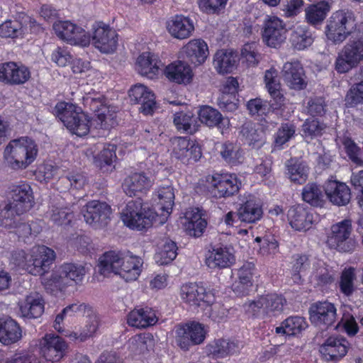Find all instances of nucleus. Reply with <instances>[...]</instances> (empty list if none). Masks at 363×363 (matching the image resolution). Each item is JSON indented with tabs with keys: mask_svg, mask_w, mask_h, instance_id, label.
Returning <instances> with one entry per match:
<instances>
[{
	"mask_svg": "<svg viewBox=\"0 0 363 363\" xmlns=\"http://www.w3.org/2000/svg\"><path fill=\"white\" fill-rule=\"evenodd\" d=\"M325 34L334 44H340L349 38L335 60L337 72L346 73L357 66L363 59V22L357 23L352 11L340 9L333 12L327 20Z\"/></svg>",
	"mask_w": 363,
	"mask_h": 363,
	"instance_id": "f257e3e1",
	"label": "nucleus"
},
{
	"mask_svg": "<svg viewBox=\"0 0 363 363\" xmlns=\"http://www.w3.org/2000/svg\"><path fill=\"white\" fill-rule=\"evenodd\" d=\"M157 202L155 211L143 206L140 200L129 201L121 213L124 224L131 229L141 230L150 227L154 221L164 223L172 213L174 205V191L172 185H164L158 188Z\"/></svg>",
	"mask_w": 363,
	"mask_h": 363,
	"instance_id": "f03ea898",
	"label": "nucleus"
},
{
	"mask_svg": "<svg viewBox=\"0 0 363 363\" xmlns=\"http://www.w3.org/2000/svg\"><path fill=\"white\" fill-rule=\"evenodd\" d=\"M143 260L130 252L110 251L99 259V272L108 276L111 272L118 274L126 281H135L141 272Z\"/></svg>",
	"mask_w": 363,
	"mask_h": 363,
	"instance_id": "7ed1b4c3",
	"label": "nucleus"
},
{
	"mask_svg": "<svg viewBox=\"0 0 363 363\" xmlns=\"http://www.w3.org/2000/svg\"><path fill=\"white\" fill-rule=\"evenodd\" d=\"M55 259L54 250L45 245L34 246L28 253L23 250H16L11 255L13 264L34 276L45 274Z\"/></svg>",
	"mask_w": 363,
	"mask_h": 363,
	"instance_id": "20e7f679",
	"label": "nucleus"
},
{
	"mask_svg": "<svg viewBox=\"0 0 363 363\" xmlns=\"http://www.w3.org/2000/svg\"><path fill=\"white\" fill-rule=\"evenodd\" d=\"M38 151V146L33 139L22 137L10 141L4 150V158L6 165L11 169H25L35 160Z\"/></svg>",
	"mask_w": 363,
	"mask_h": 363,
	"instance_id": "39448f33",
	"label": "nucleus"
},
{
	"mask_svg": "<svg viewBox=\"0 0 363 363\" xmlns=\"http://www.w3.org/2000/svg\"><path fill=\"white\" fill-rule=\"evenodd\" d=\"M53 113L72 134L83 137L89 133L90 120L75 104L60 101L54 107Z\"/></svg>",
	"mask_w": 363,
	"mask_h": 363,
	"instance_id": "423d86ee",
	"label": "nucleus"
},
{
	"mask_svg": "<svg viewBox=\"0 0 363 363\" xmlns=\"http://www.w3.org/2000/svg\"><path fill=\"white\" fill-rule=\"evenodd\" d=\"M286 28L284 21L276 16H267L262 28V39L268 47L277 48L285 42Z\"/></svg>",
	"mask_w": 363,
	"mask_h": 363,
	"instance_id": "0eeeda50",
	"label": "nucleus"
},
{
	"mask_svg": "<svg viewBox=\"0 0 363 363\" xmlns=\"http://www.w3.org/2000/svg\"><path fill=\"white\" fill-rule=\"evenodd\" d=\"M53 30L60 39L71 45L88 46L91 42L90 35L82 27L69 21H59L53 23Z\"/></svg>",
	"mask_w": 363,
	"mask_h": 363,
	"instance_id": "6e6552de",
	"label": "nucleus"
},
{
	"mask_svg": "<svg viewBox=\"0 0 363 363\" xmlns=\"http://www.w3.org/2000/svg\"><path fill=\"white\" fill-rule=\"evenodd\" d=\"M111 213V208L108 203L97 200L89 201L82 210L86 223L96 229L108 224Z\"/></svg>",
	"mask_w": 363,
	"mask_h": 363,
	"instance_id": "1a4fd4ad",
	"label": "nucleus"
},
{
	"mask_svg": "<svg viewBox=\"0 0 363 363\" xmlns=\"http://www.w3.org/2000/svg\"><path fill=\"white\" fill-rule=\"evenodd\" d=\"M206 335L204 325L193 321L177 329L176 342L182 350H189L191 346L201 344Z\"/></svg>",
	"mask_w": 363,
	"mask_h": 363,
	"instance_id": "9d476101",
	"label": "nucleus"
},
{
	"mask_svg": "<svg viewBox=\"0 0 363 363\" xmlns=\"http://www.w3.org/2000/svg\"><path fill=\"white\" fill-rule=\"evenodd\" d=\"M91 40L96 48L104 53L113 52L118 45V34L108 25L95 22L92 25Z\"/></svg>",
	"mask_w": 363,
	"mask_h": 363,
	"instance_id": "9b49d317",
	"label": "nucleus"
},
{
	"mask_svg": "<svg viewBox=\"0 0 363 363\" xmlns=\"http://www.w3.org/2000/svg\"><path fill=\"white\" fill-rule=\"evenodd\" d=\"M68 345L65 340L57 335L46 334L39 342L40 354L52 362H60L65 355Z\"/></svg>",
	"mask_w": 363,
	"mask_h": 363,
	"instance_id": "f8f14e48",
	"label": "nucleus"
},
{
	"mask_svg": "<svg viewBox=\"0 0 363 363\" xmlns=\"http://www.w3.org/2000/svg\"><path fill=\"white\" fill-rule=\"evenodd\" d=\"M82 101L84 107L95 113L102 124L114 118V108L108 105V100L103 94L90 91L85 94Z\"/></svg>",
	"mask_w": 363,
	"mask_h": 363,
	"instance_id": "ddd939ff",
	"label": "nucleus"
},
{
	"mask_svg": "<svg viewBox=\"0 0 363 363\" xmlns=\"http://www.w3.org/2000/svg\"><path fill=\"white\" fill-rule=\"evenodd\" d=\"M25 213L22 207H17L9 201L4 207H0V227L6 229H18V233L23 231V236L30 235V226L20 221L19 217Z\"/></svg>",
	"mask_w": 363,
	"mask_h": 363,
	"instance_id": "4468645a",
	"label": "nucleus"
},
{
	"mask_svg": "<svg viewBox=\"0 0 363 363\" xmlns=\"http://www.w3.org/2000/svg\"><path fill=\"white\" fill-rule=\"evenodd\" d=\"M30 77V69L22 63L8 62L0 65V82L5 84L23 85Z\"/></svg>",
	"mask_w": 363,
	"mask_h": 363,
	"instance_id": "2eb2a0df",
	"label": "nucleus"
},
{
	"mask_svg": "<svg viewBox=\"0 0 363 363\" xmlns=\"http://www.w3.org/2000/svg\"><path fill=\"white\" fill-rule=\"evenodd\" d=\"M352 232V221L345 219L331 227V234L328 237V243L331 248L339 251L348 252L352 250V240L350 236Z\"/></svg>",
	"mask_w": 363,
	"mask_h": 363,
	"instance_id": "dca6fc26",
	"label": "nucleus"
},
{
	"mask_svg": "<svg viewBox=\"0 0 363 363\" xmlns=\"http://www.w3.org/2000/svg\"><path fill=\"white\" fill-rule=\"evenodd\" d=\"M239 190L236 177L228 174H214L210 181V193L216 199L233 196Z\"/></svg>",
	"mask_w": 363,
	"mask_h": 363,
	"instance_id": "f3484780",
	"label": "nucleus"
},
{
	"mask_svg": "<svg viewBox=\"0 0 363 363\" xmlns=\"http://www.w3.org/2000/svg\"><path fill=\"white\" fill-rule=\"evenodd\" d=\"M174 156L184 164L196 162L202 156L201 147L187 137H179L174 140Z\"/></svg>",
	"mask_w": 363,
	"mask_h": 363,
	"instance_id": "a211bd4d",
	"label": "nucleus"
},
{
	"mask_svg": "<svg viewBox=\"0 0 363 363\" xmlns=\"http://www.w3.org/2000/svg\"><path fill=\"white\" fill-rule=\"evenodd\" d=\"M182 299L191 306H210L215 297L210 291L196 283L184 284L180 289Z\"/></svg>",
	"mask_w": 363,
	"mask_h": 363,
	"instance_id": "6ab92c4d",
	"label": "nucleus"
},
{
	"mask_svg": "<svg viewBox=\"0 0 363 363\" xmlns=\"http://www.w3.org/2000/svg\"><path fill=\"white\" fill-rule=\"evenodd\" d=\"M309 313L313 324L328 328L335 322L337 309L333 303L328 301H318L311 306Z\"/></svg>",
	"mask_w": 363,
	"mask_h": 363,
	"instance_id": "aec40b11",
	"label": "nucleus"
},
{
	"mask_svg": "<svg viewBox=\"0 0 363 363\" xmlns=\"http://www.w3.org/2000/svg\"><path fill=\"white\" fill-rule=\"evenodd\" d=\"M153 184L154 180L145 172H134L124 179L122 188L127 196L133 197L146 194Z\"/></svg>",
	"mask_w": 363,
	"mask_h": 363,
	"instance_id": "412c9836",
	"label": "nucleus"
},
{
	"mask_svg": "<svg viewBox=\"0 0 363 363\" xmlns=\"http://www.w3.org/2000/svg\"><path fill=\"white\" fill-rule=\"evenodd\" d=\"M286 303V301L282 296L271 294L262 296L257 300L251 301L249 303V308L253 311L254 314L262 311L267 315H276L283 311Z\"/></svg>",
	"mask_w": 363,
	"mask_h": 363,
	"instance_id": "4be33fe9",
	"label": "nucleus"
},
{
	"mask_svg": "<svg viewBox=\"0 0 363 363\" xmlns=\"http://www.w3.org/2000/svg\"><path fill=\"white\" fill-rule=\"evenodd\" d=\"M132 103L140 104L139 111L145 115H152L156 107L154 93L143 84H135L129 90Z\"/></svg>",
	"mask_w": 363,
	"mask_h": 363,
	"instance_id": "5701e85b",
	"label": "nucleus"
},
{
	"mask_svg": "<svg viewBox=\"0 0 363 363\" xmlns=\"http://www.w3.org/2000/svg\"><path fill=\"white\" fill-rule=\"evenodd\" d=\"M132 103L140 104L139 111L145 115H152L156 107L154 93L143 84H135L129 90Z\"/></svg>",
	"mask_w": 363,
	"mask_h": 363,
	"instance_id": "b1692460",
	"label": "nucleus"
},
{
	"mask_svg": "<svg viewBox=\"0 0 363 363\" xmlns=\"http://www.w3.org/2000/svg\"><path fill=\"white\" fill-rule=\"evenodd\" d=\"M350 343L344 337H329L320 347V352L328 361H338L346 355Z\"/></svg>",
	"mask_w": 363,
	"mask_h": 363,
	"instance_id": "393cba45",
	"label": "nucleus"
},
{
	"mask_svg": "<svg viewBox=\"0 0 363 363\" xmlns=\"http://www.w3.org/2000/svg\"><path fill=\"white\" fill-rule=\"evenodd\" d=\"M324 191L328 199L335 205L345 206L350 201V189L345 183L330 179L325 183Z\"/></svg>",
	"mask_w": 363,
	"mask_h": 363,
	"instance_id": "a878e982",
	"label": "nucleus"
},
{
	"mask_svg": "<svg viewBox=\"0 0 363 363\" xmlns=\"http://www.w3.org/2000/svg\"><path fill=\"white\" fill-rule=\"evenodd\" d=\"M237 216L238 220L241 223H256L263 216L262 206L255 196H249L247 200L240 205Z\"/></svg>",
	"mask_w": 363,
	"mask_h": 363,
	"instance_id": "bb28decb",
	"label": "nucleus"
},
{
	"mask_svg": "<svg viewBox=\"0 0 363 363\" xmlns=\"http://www.w3.org/2000/svg\"><path fill=\"white\" fill-rule=\"evenodd\" d=\"M289 224L293 229L306 231L310 229L314 222V216L303 205L291 206L287 213Z\"/></svg>",
	"mask_w": 363,
	"mask_h": 363,
	"instance_id": "cd10ccee",
	"label": "nucleus"
},
{
	"mask_svg": "<svg viewBox=\"0 0 363 363\" xmlns=\"http://www.w3.org/2000/svg\"><path fill=\"white\" fill-rule=\"evenodd\" d=\"M267 124V121L265 119L261 120L257 128L251 122L243 124L241 127L240 134L244 142L255 148L262 147L265 142Z\"/></svg>",
	"mask_w": 363,
	"mask_h": 363,
	"instance_id": "c85d7f7f",
	"label": "nucleus"
},
{
	"mask_svg": "<svg viewBox=\"0 0 363 363\" xmlns=\"http://www.w3.org/2000/svg\"><path fill=\"white\" fill-rule=\"evenodd\" d=\"M242 344L237 340L216 339L206 346V353L214 358H223L240 351Z\"/></svg>",
	"mask_w": 363,
	"mask_h": 363,
	"instance_id": "c756f323",
	"label": "nucleus"
},
{
	"mask_svg": "<svg viewBox=\"0 0 363 363\" xmlns=\"http://www.w3.org/2000/svg\"><path fill=\"white\" fill-rule=\"evenodd\" d=\"M282 73L284 82L291 89L301 90L306 87L304 71L300 62H286Z\"/></svg>",
	"mask_w": 363,
	"mask_h": 363,
	"instance_id": "7c9ffc66",
	"label": "nucleus"
},
{
	"mask_svg": "<svg viewBox=\"0 0 363 363\" xmlns=\"http://www.w3.org/2000/svg\"><path fill=\"white\" fill-rule=\"evenodd\" d=\"M10 196L12 201H10L17 207H22L25 212L29 211L33 201V191L30 186L25 182L18 184H13L9 187Z\"/></svg>",
	"mask_w": 363,
	"mask_h": 363,
	"instance_id": "2f4dec72",
	"label": "nucleus"
},
{
	"mask_svg": "<svg viewBox=\"0 0 363 363\" xmlns=\"http://www.w3.org/2000/svg\"><path fill=\"white\" fill-rule=\"evenodd\" d=\"M167 28L172 37L182 40L190 37L194 26L189 18L176 15L167 21Z\"/></svg>",
	"mask_w": 363,
	"mask_h": 363,
	"instance_id": "473e14b6",
	"label": "nucleus"
},
{
	"mask_svg": "<svg viewBox=\"0 0 363 363\" xmlns=\"http://www.w3.org/2000/svg\"><path fill=\"white\" fill-rule=\"evenodd\" d=\"M164 74L169 81L177 84L189 83L193 77L191 67L186 62L180 60L167 65Z\"/></svg>",
	"mask_w": 363,
	"mask_h": 363,
	"instance_id": "72a5a7b5",
	"label": "nucleus"
},
{
	"mask_svg": "<svg viewBox=\"0 0 363 363\" xmlns=\"http://www.w3.org/2000/svg\"><path fill=\"white\" fill-rule=\"evenodd\" d=\"M235 257L227 247H213L206 258V264L211 269H223L231 266Z\"/></svg>",
	"mask_w": 363,
	"mask_h": 363,
	"instance_id": "f704fd0d",
	"label": "nucleus"
},
{
	"mask_svg": "<svg viewBox=\"0 0 363 363\" xmlns=\"http://www.w3.org/2000/svg\"><path fill=\"white\" fill-rule=\"evenodd\" d=\"M331 9L330 4L327 1H319L308 4L305 8V20L311 26H320Z\"/></svg>",
	"mask_w": 363,
	"mask_h": 363,
	"instance_id": "c9c22d12",
	"label": "nucleus"
},
{
	"mask_svg": "<svg viewBox=\"0 0 363 363\" xmlns=\"http://www.w3.org/2000/svg\"><path fill=\"white\" fill-rule=\"evenodd\" d=\"M22 330L18 323L11 318L0 320V342L10 345L19 341Z\"/></svg>",
	"mask_w": 363,
	"mask_h": 363,
	"instance_id": "e433bc0d",
	"label": "nucleus"
},
{
	"mask_svg": "<svg viewBox=\"0 0 363 363\" xmlns=\"http://www.w3.org/2000/svg\"><path fill=\"white\" fill-rule=\"evenodd\" d=\"M183 51L189 60L196 65L203 63L208 55V45L201 39H194L189 41L183 48Z\"/></svg>",
	"mask_w": 363,
	"mask_h": 363,
	"instance_id": "4c0bfd02",
	"label": "nucleus"
},
{
	"mask_svg": "<svg viewBox=\"0 0 363 363\" xmlns=\"http://www.w3.org/2000/svg\"><path fill=\"white\" fill-rule=\"evenodd\" d=\"M21 315L27 318H37L44 312V301L37 293L27 296L20 305Z\"/></svg>",
	"mask_w": 363,
	"mask_h": 363,
	"instance_id": "58836bf2",
	"label": "nucleus"
},
{
	"mask_svg": "<svg viewBox=\"0 0 363 363\" xmlns=\"http://www.w3.org/2000/svg\"><path fill=\"white\" fill-rule=\"evenodd\" d=\"M157 321L155 312L150 308L135 309L128 315V323L129 325L145 328L155 325Z\"/></svg>",
	"mask_w": 363,
	"mask_h": 363,
	"instance_id": "ea45409f",
	"label": "nucleus"
},
{
	"mask_svg": "<svg viewBox=\"0 0 363 363\" xmlns=\"http://www.w3.org/2000/svg\"><path fill=\"white\" fill-rule=\"evenodd\" d=\"M160 61L150 52H143L137 59L136 68L138 73L149 79L154 78L159 72Z\"/></svg>",
	"mask_w": 363,
	"mask_h": 363,
	"instance_id": "a19ab883",
	"label": "nucleus"
},
{
	"mask_svg": "<svg viewBox=\"0 0 363 363\" xmlns=\"http://www.w3.org/2000/svg\"><path fill=\"white\" fill-rule=\"evenodd\" d=\"M237 61L238 56L234 52L220 50L214 56L213 65L219 74H227L233 71Z\"/></svg>",
	"mask_w": 363,
	"mask_h": 363,
	"instance_id": "79ce46f5",
	"label": "nucleus"
},
{
	"mask_svg": "<svg viewBox=\"0 0 363 363\" xmlns=\"http://www.w3.org/2000/svg\"><path fill=\"white\" fill-rule=\"evenodd\" d=\"M199 118L207 126L217 127L219 129L224 128L229 123L228 118H224L217 109L209 106H204L200 108Z\"/></svg>",
	"mask_w": 363,
	"mask_h": 363,
	"instance_id": "37998d69",
	"label": "nucleus"
},
{
	"mask_svg": "<svg viewBox=\"0 0 363 363\" xmlns=\"http://www.w3.org/2000/svg\"><path fill=\"white\" fill-rule=\"evenodd\" d=\"M286 174L290 180L296 184L306 182L308 176V167L305 162L296 158H291L286 162Z\"/></svg>",
	"mask_w": 363,
	"mask_h": 363,
	"instance_id": "c03bdc74",
	"label": "nucleus"
},
{
	"mask_svg": "<svg viewBox=\"0 0 363 363\" xmlns=\"http://www.w3.org/2000/svg\"><path fill=\"white\" fill-rule=\"evenodd\" d=\"M313 41V34L306 26H298L291 33V45L298 50H303L310 47Z\"/></svg>",
	"mask_w": 363,
	"mask_h": 363,
	"instance_id": "a18cd8bd",
	"label": "nucleus"
},
{
	"mask_svg": "<svg viewBox=\"0 0 363 363\" xmlns=\"http://www.w3.org/2000/svg\"><path fill=\"white\" fill-rule=\"evenodd\" d=\"M356 270L353 267H345L340 274L337 281L340 292L346 297H350L357 290Z\"/></svg>",
	"mask_w": 363,
	"mask_h": 363,
	"instance_id": "49530a36",
	"label": "nucleus"
},
{
	"mask_svg": "<svg viewBox=\"0 0 363 363\" xmlns=\"http://www.w3.org/2000/svg\"><path fill=\"white\" fill-rule=\"evenodd\" d=\"M28 16L25 13H18V19L6 20L0 25V37L18 38L23 33V25L27 21Z\"/></svg>",
	"mask_w": 363,
	"mask_h": 363,
	"instance_id": "de8ad7c7",
	"label": "nucleus"
},
{
	"mask_svg": "<svg viewBox=\"0 0 363 363\" xmlns=\"http://www.w3.org/2000/svg\"><path fill=\"white\" fill-rule=\"evenodd\" d=\"M60 268L61 274L65 277L70 286L82 284L87 272L85 267L79 263H64Z\"/></svg>",
	"mask_w": 363,
	"mask_h": 363,
	"instance_id": "09e8293b",
	"label": "nucleus"
},
{
	"mask_svg": "<svg viewBox=\"0 0 363 363\" xmlns=\"http://www.w3.org/2000/svg\"><path fill=\"white\" fill-rule=\"evenodd\" d=\"M173 122L179 131L191 135L197 130V117L191 111L177 112Z\"/></svg>",
	"mask_w": 363,
	"mask_h": 363,
	"instance_id": "8fccbe9b",
	"label": "nucleus"
},
{
	"mask_svg": "<svg viewBox=\"0 0 363 363\" xmlns=\"http://www.w3.org/2000/svg\"><path fill=\"white\" fill-rule=\"evenodd\" d=\"M220 155L225 162L231 165L239 164L244 160L243 151L240 146L229 141L221 145Z\"/></svg>",
	"mask_w": 363,
	"mask_h": 363,
	"instance_id": "3c124183",
	"label": "nucleus"
},
{
	"mask_svg": "<svg viewBox=\"0 0 363 363\" xmlns=\"http://www.w3.org/2000/svg\"><path fill=\"white\" fill-rule=\"evenodd\" d=\"M303 200L315 207H321L325 202V194L321 187L315 183H308L302 189Z\"/></svg>",
	"mask_w": 363,
	"mask_h": 363,
	"instance_id": "603ef678",
	"label": "nucleus"
},
{
	"mask_svg": "<svg viewBox=\"0 0 363 363\" xmlns=\"http://www.w3.org/2000/svg\"><path fill=\"white\" fill-rule=\"evenodd\" d=\"M176 242L169 240L164 243L162 250L155 256V259L159 265H166L171 263L177 255Z\"/></svg>",
	"mask_w": 363,
	"mask_h": 363,
	"instance_id": "864d4df0",
	"label": "nucleus"
},
{
	"mask_svg": "<svg viewBox=\"0 0 363 363\" xmlns=\"http://www.w3.org/2000/svg\"><path fill=\"white\" fill-rule=\"evenodd\" d=\"M351 312L350 306L342 307V316L337 326L342 325L349 336H354L359 331V326Z\"/></svg>",
	"mask_w": 363,
	"mask_h": 363,
	"instance_id": "5fc2aeb1",
	"label": "nucleus"
},
{
	"mask_svg": "<svg viewBox=\"0 0 363 363\" xmlns=\"http://www.w3.org/2000/svg\"><path fill=\"white\" fill-rule=\"evenodd\" d=\"M338 275L337 272L332 267H320L314 274V279L318 286H328L335 282Z\"/></svg>",
	"mask_w": 363,
	"mask_h": 363,
	"instance_id": "6e6d98bb",
	"label": "nucleus"
},
{
	"mask_svg": "<svg viewBox=\"0 0 363 363\" xmlns=\"http://www.w3.org/2000/svg\"><path fill=\"white\" fill-rule=\"evenodd\" d=\"M292 259V279L294 282H298L301 280V273L309 269L310 260L308 256L304 254H296Z\"/></svg>",
	"mask_w": 363,
	"mask_h": 363,
	"instance_id": "4d7b16f0",
	"label": "nucleus"
},
{
	"mask_svg": "<svg viewBox=\"0 0 363 363\" xmlns=\"http://www.w3.org/2000/svg\"><path fill=\"white\" fill-rule=\"evenodd\" d=\"M116 147L114 145H104L99 154L94 157V164L101 168L105 165H111L116 158Z\"/></svg>",
	"mask_w": 363,
	"mask_h": 363,
	"instance_id": "13d9d810",
	"label": "nucleus"
},
{
	"mask_svg": "<svg viewBox=\"0 0 363 363\" xmlns=\"http://www.w3.org/2000/svg\"><path fill=\"white\" fill-rule=\"evenodd\" d=\"M296 126L293 123H281L279 128L274 138V146L281 148L294 135Z\"/></svg>",
	"mask_w": 363,
	"mask_h": 363,
	"instance_id": "bf43d9fd",
	"label": "nucleus"
},
{
	"mask_svg": "<svg viewBox=\"0 0 363 363\" xmlns=\"http://www.w3.org/2000/svg\"><path fill=\"white\" fill-rule=\"evenodd\" d=\"M287 335H296L304 330L308 324L304 318L301 316H290L284 320Z\"/></svg>",
	"mask_w": 363,
	"mask_h": 363,
	"instance_id": "052dcab7",
	"label": "nucleus"
},
{
	"mask_svg": "<svg viewBox=\"0 0 363 363\" xmlns=\"http://www.w3.org/2000/svg\"><path fill=\"white\" fill-rule=\"evenodd\" d=\"M50 216V220L57 225H67L73 218V214L69 208L56 206H52Z\"/></svg>",
	"mask_w": 363,
	"mask_h": 363,
	"instance_id": "680f3d73",
	"label": "nucleus"
},
{
	"mask_svg": "<svg viewBox=\"0 0 363 363\" xmlns=\"http://www.w3.org/2000/svg\"><path fill=\"white\" fill-rule=\"evenodd\" d=\"M228 0H198L200 9L208 14H219L225 8Z\"/></svg>",
	"mask_w": 363,
	"mask_h": 363,
	"instance_id": "e2e57ef3",
	"label": "nucleus"
},
{
	"mask_svg": "<svg viewBox=\"0 0 363 363\" xmlns=\"http://www.w3.org/2000/svg\"><path fill=\"white\" fill-rule=\"evenodd\" d=\"M246 106L251 116L262 117L267 116L271 111L268 102L259 98L250 99L247 101Z\"/></svg>",
	"mask_w": 363,
	"mask_h": 363,
	"instance_id": "0e129e2a",
	"label": "nucleus"
},
{
	"mask_svg": "<svg viewBox=\"0 0 363 363\" xmlns=\"http://www.w3.org/2000/svg\"><path fill=\"white\" fill-rule=\"evenodd\" d=\"M342 145L345 150V152L350 160L356 164H363L361 159V148L349 137H344L342 139Z\"/></svg>",
	"mask_w": 363,
	"mask_h": 363,
	"instance_id": "69168bd1",
	"label": "nucleus"
},
{
	"mask_svg": "<svg viewBox=\"0 0 363 363\" xmlns=\"http://www.w3.org/2000/svg\"><path fill=\"white\" fill-rule=\"evenodd\" d=\"M255 241L260 244L259 252L263 255H274L279 251L278 242L272 236L257 237Z\"/></svg>",
	"mask_w": 363,
	"mask_h": 363,
	"instance_id": "338daca9",
	"label": "nucleus"
},
{
	"mask_svg": "<svg viewBox=\"0 0 363 363\" xmlns=\"http://www.w3.org/2000/svg\"><path fill=\"white\" fill-rule=\"evenodd\" d=\"M346 105L354 107L363 103V81L352 86L345 96Z\"/></svg>",
	"mask_w": 363,
	"mask_h": 363,
	"instance_id": "774afa93",
	"label": "nucleus"
}]
</instances>
